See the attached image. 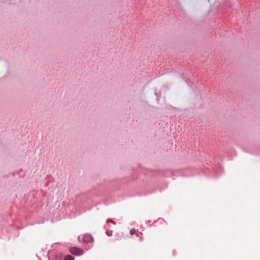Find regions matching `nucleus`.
<instances>
[{
  "mask_svg": "<svg viewBox=\"0 0 260 260\" xmlns=\"http://www.w3.org/2000/svg\"><path fill=\"white\" fill-rule=\"evenodd\" d=\"M69 251L71 254L74 255H80L83 253V250L77 247H71Z\"/></svg>",
  "mask_w": 260,
  "mask_h": 260,
  "instance_id": "obj_1",
  "label": "nucleus"
},
{
  "mask_svg": "<svg viewBox=\"0 0 260 260\" xmlns=\"http://www.w3.org/2000/svg\"><path fill=\"white\" fill-rule=\"evenodd\" d=\"M93 239L92 236L89 234H85L83 237V241L86 243L92 242Z\"/></svg>",
  "mask_w": 260,
  "mask_h": 260,
  "instance_id": "obj_2",
  "label": "nucleus"
},
{
  "mask_svg": "<svg viewBox=\"0 0 260 260\" xmlns=\"http://www.w3.org/2000/svg\"><path fill=\"white\" fill-rule=\"evenodd\" d=\"M64 260H74V258L71 255H68L64 256Z\"/></svg>",
  "mask_w": 260,
  "mask_h": 260,
  "instance_id": "obj_3",
  "label": "nucleus"
},
{
  "mask_svg": "<svg viewBox=\"0 0 260 260\" xmlns=\"http://www.w3.org/2000/svg\"><path fill=\"white\" fill-rule=\"evenodd\" d=\"M106 233V235L109 237H111L113 235V232L112 231H110V230L107 231Z\"/></svg>",
  "mask_w": 260,
  "mask_h": 260,
  "instance_id": "obj_4",
  "label": "nucleus"
},
{
  "mask_svg": "<svg viewBox=\"0 0 260 260\" xmlns=\"http://www.w3.org/2000/svg\"><path fill=\"white\" fill-rule=\"evenodd\" d=\"M122 235H121L120 234H117L115 236V239L116 240H120L121 239Z\"/></svg>",
  "mask_w": 260,
  "mask_h": 260,
  "instance_id": "obj_5",
  "label": "nucleus"
},
{
  "mask_svg": "<svg viewBox=\"0 0 260 260\" xmlns=\"http://www.w3.org/2000/svg\"><path fill=\"white\" fill-rule=\"evenodd\" d=\"M136 232V231L135 229H131L130 230V234H131V235H133L135 234Z\"/></svg>",
  "mask_w": 260,
  "mask_h": 260,
  "instance_id": "obj_6",
  "label": "nucleus"
}]
</instances>
